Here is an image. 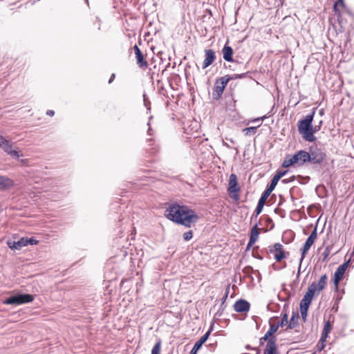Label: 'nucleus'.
Returning a JSON list of instances; mask_svg holds the SVG:
<instances>
[{
	"instance_id": "obj_1",
	"label": "nucleus",
	"mask_w": 354,
	"mask_h": 354,
	"mask_svg": "<svg viewBox=\"0 0 354 354\" xmlns=\"http://www.w3.org/2000/svg\"><path fill=\"white\" fill-rule=\"evenodd\" d=\"M165 216L173 222L191 227L194 225L199 219L196 212L187 206L178 204L170 205L165 211Z\"/></svg>"
},
{
	"instance_id": "obj_2",
	"label": "nucleus",
	"mask_w": 354,
	"mask_h": 354,
	"mask_svg": "<svg viewBox=\"0 0 354 354\" xmlns=\"http://www.w3.org/2000/svg\"><path fill=\"white\" fill-rule=\"evenodd\" d=\"M328 277L326 274L322 275L317 283L313 282L308 288L303 299L300 302V313L304 321L306 320L308 308L312 302L313 298L315 294H319L322 291L327 284Z\"/></svg>"
},
{
	"instance_id": "obj_3",
	"label": "nucleus",
	"mask_w": 354,
	"mask_h": 354,
	"mask_svg": "<svg viewBox=\"0 0 354 354\" xmlns=\"http://www.w3.org/2000/svg\"><path fill=\"white\" fill-rule=\"evenodd\" d=\"M310 162L308 152L299 150L294 155H288L282 163V167L288 168L291 166H301Z\"/></svg>"
},
{
	"instance_id": "obj_4",
	"label": "nucleus",
	"mask_w": 354,
	"mask_h": 354,
	"mask_svg": "<svg viewBox=\"0 0 354 354\" xmlns=\"http://www.w3.org/2000/svg\"><path fill=\"white\" fill-rule=\"evenodd\" d=\"M314 115L315 111L313 110L310 114L307 115L304 120H301L298 123L299 133L305 140L308 142H314L316 140V137L308 131L312 124Z\"/></svg>"
},
{
	"instance_id": "obj_5",
	"label": "nucleus",
	"mask_w": 354,
	"mask_h": 354,
	"mask_svg": "<svg viewBox=\"0 0 354 354\" xmlns=\"http://www.w3.org/2000/svg\"><path fill=\"white\" fill-rule=\"evenodd\" d=\"M241 187L238 184V178L235 174H231L228 180L227 193L234 201L240 199Z\"/></svg>"
},
{
	"instance_id": "obj_6",
	"label": "nucleus",
	"mask_w": 354,
	"mask_h": 354,
	"mask_svg": "<svg viewBox=\"0 0 354 354\" xmlns=\"http://www.w3.org/2000/svg\"><path fill=\"white\" fill-rule=\"evenodd\" d=\"M232 79L229 75H225L216 80L212 93L214 100H218L221 97L225 88Z\"/></svg>"
},
{
	"instance_id": "obj_7",
	"label": "nucleus",
	"mask_w": 354,
	"mask_h": 354,
	"mask_svg": "<svg viewBox=\"0 0 354 354\" xmlns=\"http://www.w3.org/2000/svg\"><path fill=\"white\" fill-rule=\"evenodd\" d=\"M333 10L335 16L337 17L339 24L341 27H344L346 21L344 20L343 15L346 12V8L344 3V0H337L333 6Z\"/></svg>"
},
{
	"instance_id": "obj_8",
	"label": "nucleus",
	"mask_w": 354,
	"mask_h": 354,
	"mask_svg": "<svg viewBox=\"0 0 354 354\" xmlns=\"http://www.w3.org/2000/svg\"><path fill=\"white\" fill-rule=\"evenodd\" d=\"M34 296L29 294H21L7 298L4 304L8 305H19L32 302Z\"/></svg>"
},
{
	"instance_id": "obj_9",
	"label": "nucleus",
	"mask_w": 354,
	"mask_h": 354,
	"mask_svg": "<svg viewBox=\"0 0 354 354\" xmlns=\"http://www.w3.org/2000/svg\"><path fill=\"white\" fill-rule=\"evenodd\" d=\"M268 252L274 255V258L277 262L281 261L288 254V252H286L283 245L279 243L269 246Z\"/></svg>"
},
{
	"instance_id": "obj_10",
	"label": "nucleus",
	"mask_w": 354,
	"mask_h": 354,
	"mask_svg": "<svg viewBox=\"0 0 354 354\" xmlns=\"http://www.w3.org/2000/svg\"><path fill=\"white\" fill-rule=\"evenodd\" d=\"M349 263H350V260H348L347 261L344 262L343 264L339 266L335 272L334 278H333V283H334L335 290L336 292H337L339 290V283L341 281V280L343 279L345 272H346V269L348 268Z\"/></svg>"
},
{
	"instance_id": "obj_11",
	"label": "nucleus",
	"mask_w": 354,
	"mask_h": 354,
	"mask_svg": "<svg viewBox=\"0 0 354 354\" xmlns=\"http://www.w3.org/2000/svg\"><path fill=\"white\" fill-rule=\"evenodd\" d=\"M0 147L8 154L12 157L19 158L20 157L19 151L12 149V143L10 140L6 139L0 135Z\"/></svg>"
},
{
	"instance_id": "obj_12",
	"label": "nucleus",
	"mask_w": 354,
	"mask_h": 354,
	"mask_svg": "<svg viewBox=\"0 0 354 354\" xmlns=\"http://www.w3.org/2000/svg\"><path fill=\"white\" fill-rule=\"evenodd\" d=\"M317 229L315 228L313 231L311 232L307 240L306 241L303 248L301 249V257L300 261L301 262L303 259L305 258L306 253L310 248V247L313 245L315 240L317 239Z\"/></svg>"
},
{
	"instance_id": "obj_13",
	"label": "nucleus",
	"mask_w": 354,
	"mask_h": 354,
	"mask_svg": "<svg viewBox=\"0 0 354 354\" xmlns=\"http://www.w3.org/2000/svg\"><path fill=\"white\" fill-rule=\"evenodd\" d=\"M269 325L270 328L266 333L264 336L261 338V339H263L265 341H269L270 339V337L277 331L279 327V318L277 317H273L270 318L269 320Z\"/></svg>"
},
{
	"instance_id": "obj_14",
	"label": "nucleus",
	"mask_w": 354,
	"mask_h": 354,
	"mask_svg": "<svg viewBox=\"0 0 354 354\" xmlns=\"http://www.w3.org/2000/svg\"><path fill=\"white\" fill-rule=\"evenodd\" d=\"M205 59L202 64V68L205 69L212 65L216 60V53L212 49H205L204 50Z\"/></svg>"
},
{
	"instance_id": "obj_15",
	"label": "nucleus",
	"mask_w": 354,
	"mask_h": 354,
	"mask_svg": "<svg viewBox=\"0 0 354 354\" xmlns=\"http://www.w3.org/2000/svg\"><path fill=\"white\" fill-rule=\"evenodd\" d=\"M310 156V162L313 164L321 163L326 158V154L320 149H316L315 150H310L308 152Z\"/></svg>"
},
{
	"instance_id": "obj_16",
	"label": "nucleus",
	"mask_w": 354,
	"mask_h": 354,
	"mask_svg": "<svg viewBox=\"0 0 354 354\" xmlns=\"http://www.w3.org/2000/svg\"><path fill=\"white\" fill-rule=\"evenodd\" d=\"M135 54H136V63L138 65L140 68H141L143 70H145L148 68V62L147 60L144 58V56L140 50V49L138 47L137 45H135L133 47Z\"/></svg>"
},
{
	"instance_id": "obj_17",
	"label": "nucleus",
	"mask_w": 354,
	"mask_h": 354,
	"mask_svg": "<svg viewBox=\"0 0 354 354\" xmlns=\"http://www.w3.org/2000/svg\"><path fill=\"white\" fill-rule=\"evenodd\" d=\"M250 308L249 302L243 299H239L234 304V309L237 313H247Z\"/></svg>"
},
{
	"instance_id": "obj_18",
	"label": "nucleus",
	"mask_w": 354,
	"mask_h": 354,
	"mask_svg": "<svg viewBox=\"0 0 354 354\" xmlns=\"http://www.w3.org/2000/svg\"><path fill=\"white\" fill-rule=\"evenodd\" d=\"M261 229L258 227L257 225H255L251 230L250 240L248 243V248L252 246L259 238Z\"/></svg>"
},
{
	"instance_id": "obj_19",
	"label": "nucleus",
	"mask_w": 354,
	"mask_h": 354,
	"mask_svg": "<svg viewBox=\"0 0 354 354\" xmlns=\"http://www.w3.org/2000/svg\"><path fill=\"white\" fill-rule=\"evenodd\" d=\"M222 53L223 56V59L229 62H232L234 61L233 59V49L231 46H228L227 44H225L224 47L222 49Z\"/></svg>"
},
{
	"instance_id": "obj_20",
	"label": "nucleus",
	"mask_w": 354,
	"mask_h": 354,
	"mask_svg": "<svg viewBox=\"0 0 354 354\" xmlns=\"http://www.w3.org/2000/svg\"><path fill=\"white\" fill-rule=\"evenodd\" d=\"M263 354H278L275 341L270 339L264 349Z\"/></svg>"
},
{
	"instance_id": "obj_21",
	"label": "nucleus",
	"mask_w": 354,
	"mask_h": 354,
	"mask_svg": "<svg viewBox=\"0 0 354 354\" xmlns=\"http://www.w3.org/2000/svg\"><path fill=\"white\" fill-rule=\"evenodd\" d=\"M14 186V181L6 177L0 176V189H6Z\"/></svg>"
},
{
	"instance_id": "obj_22",
	"label": "nucleus",
	"mask_w": 354,
	"mask_h": 354,
	"mask_svg": "<svg viewBox=\"0 0 354 354\" xmlns=\"http://www.w3.org/2000/svg\"><path fill=\"white\" fill-rule=\"evenodd\" d=\"M8 245L11 249L20 250L23 247L28 245L27 238L23 237L17 241H14L12 244L8 243Z\"/></svg>"
},
{
	"instance_id": "obj_23",
	"label": "nucleus",
	"mask_w": 354,
	"mask_h": 354,
	"mask_svg": "<svg viewBox=\"0 0 354 354\" xmlns=\"http://www.w3.org/2000/svg\"><path fill=\"white\" fill-rule=\"evenodd\" d=\"M333 329V322H330V320H328L325 322L323 331L322 333V337L323 339H327L328 337V334L331 332Z\"/></svg>"
},
{
	"instance_id": "obj_24",
	"label": "nucleus",
	"mask_w": 354,
	"mask_h": 354,
	"mask_svg": "<svg viewBox=\"0 0 354 354\" xmlns=\"http://www.w3.org/2000/svg\"><path fill=\"white\" fill-rule=\"evenodd\" d=\"M299 319V313H293L290 318V320L288 323V328H290V329L295 328L298 325Z\"/></svg>"
},
{
	"instance_id": "obj_25",
	"label": "nucleus",
	"mask_w": 354,
	"mask_h": 354,
	"mask_svg": "<svg viewBox=\"0 0 354 354\" xmlns=\"http://www.w3.org/2000/svg\"><path fill=\"white\" fill-rule=\"evenodd\" d=\"M147 142L149 147L147 149L149 152H150L151 153H155L158 151V146L157 145H155V142L153 139L150 138L147 140Z\"/></svg>"
},
{
	"instance_id": "obj_26",
	"label": "nucleus",
	"mask_w": 354,
	"mask_h": 354,
	"mask_svg": "<svg viewBox=\"0 0 354 354\" xmlns=\"http://www.w3.org/2000/svg\"><path fill=\"white\" fill-rule=\"evenodd\" d=\"M257 127H247V128H245L243 131L245 134V136H250L252 134H254L256 133L257 132Z\"/></svg>"
},
{
	"instance_id": "obj_27",
	"label": "nucleus",
	"mask_w": 354,
	"mask_h": 354,
	"mask_svg": "<svg viewBox=\"0 0 354 354\" xmlns=\"http://www.w3.org/2000/svg\"><path fill=\"white\" fill-rule=\"evenodd\" d=\"M271 192H270L268 190L266 189L261 194V198L259 200V202L261 203H263L265 205L266 200L270 195Z\"/></svg>"
},
{
	"instance_id": "obj_28",
	"label": "nucleus",
	"mask_w": 354,
	"mask_h": 354,
	"mask_svg": "<svg viewBox=\"0 0 354 354\" xmlns=\"http://www.w3.org/2000/svg\"><path fill=\"white\" fill-rule=\"evenodd\" d=\"M160 351H161V341L159 340L153 346V347L151 350V354H160Z\"/></svg>"
},
{
	"instance_id": "obj_29",
	"label": "nucleus",
	"mask_w": 354,
	"mask_h": 354,
	"mask_svg": "<svg viewBox=\"0 0 354 354\" xmlns=\"http://www.w3.org/2000/svg\"><path fill=\"white\" fill-rule=\"evenodd\" d=\"M278 182H279V180L276 179V178L274 176L272 179L270 185L267 187L266 189L272 193V192L274 190V189L277 186Z\"/></svg>"
},
{
	"instance_id": "obj_30",
	"label": "nucleus",
	"mask_w": 354,
	"mask_h": 354,
	"mask_svg": "<svg viewBox=\"0 0 354 354\" xmlns=\"http://www.w3.org/2000/svg\"><path fill=\"white\" fill-rule=\"evenodd\" d=\"M326 341V339H323L322 337L321 336V338L316 346L317 351L320 352L326 347V344H325Z\"/></svg>"
},
{
	"instance_id": "obj_31",
	"label": "nucleus",
	"mask_w": 354,
	"mask_h": 354,
	"mask_svg": "<svg viewBox=\"0 0 354 354\" xmlns=\"http://www.w3.org/2000/svg\"><path fill=\"white\" fill-rule=\"evenodd\" d=\"M322 125V121L321 120L319 122V124L317 125V126L313 127V125L311 124L310 127L309 128L308 131L311 133L313 135H314V133L315 132H317V131L320 130Z\"/></svg>"
},
{
	"instance_id": "obj_32",
	"label": "nucleus",
	"mask_w": 354,
	"mask_h": 354,
	"mask_svg": "<svg viewBox=\"0 0 354 354\" xmlns=\"http://www.w3.org/2000/svg\"><path fill=\"white\" fill-rule=\"evenodd\" d=\"M211 333V330H209L205 335H203L199 340L197 341L198 343H200V344L203 345L208 339L209 335Z\"/></svg>"
},
{
	"instance_id": "obj_33",
	"label": "nucleus",
	"mask_w": 354,
	"mask_h": 354,
	"mask_svg": "<svg viewBox=\"0 0 354 354\" xmlns=\"http://www.w3.org/2000/svg\"><path fill=\"white\" fill-rule=\"evenodd\" d=\"M289 323L288 322V314L286 313H282V318L281 322H279V326L281 327L286 326Z\"/></svg>"
},
{
	"instance_id": "obj_34",
	"label": "nucleus",
	"mask_w": 354,
	"mask_h": 354,
	"mask_svg": "<svg viewBox=\"0 0 354 354\" xmlns=\"http://www.w3.org/2000/svg\"><path fill=\"white\" fill-rule=\"evenodd\" d=\"M192 237H193V232L192 230L186 232L183 234V239L186 241L191 240L192 239Z\"/></svg>"
},
{
	"instance_id": "obj_35",
	"label": "nucleus",
	"mask_w": 354,
	"mask_h": 354,
	"mask_svg": "<svg viewBox=\"0 0 354 354\" xmlns=\"http://www.w3.org/2000/svg\"><path fill=\"white\" fill-rule=\"evenodd\" d=\"M201 346L202 345L196 342L192 348L190 354H197L198 351L201 348Z\"/></svg>"
},
{
	"instance_id": "obj_36",
	"label": "nucleus",
	"mask_w": 354,
	"mask_h": 354,
	"mask_svg": "<svg viewBox=\"0 0 354 354\" xmlns=\"http://www.w3.org/2000/svg\"><path fill=\"white\" fill-rule=\"evenodd\" d=\"M263 206H264L263 203H261L258 202L257 206L254 211L257 216L261 214V212H262V209L263 208Z\"/></svg>"
},
{
	"instance_id": "obj_37",
	"label": "nucleus",
	"mask_w": 354,
	"mask_h": 354,
	"mask_svg": "<svg viewBox=\"0 0 354 354\" xmlns=\"http://www.w3.org/2000/svg\"><path fill=\"white\" fill-rule=\"evenodd\" d=\"M286 174V171H278L274 176L279 180Z\"/></svg>"
},
{
	"instance_id": "obj_38",
	"label": "nucleus",
	"mask_w": 354,
	"mask_h": 354,
	"mask_svg": "<svg viewBox=\"0 0 354 354\" xmlns=\"http://www.w3.org/2000/svg\"><path fill=\"white\" fill-rule=\"evenodd\" d=\"M27 242H28V245L30 244V245H37L39 241L37 240H36L35 238L33 237H31V238H27Z\"/></svg>"
},
{
	"instance_id": "obj_39",
	"label": "nucleus",
	"mask_w": 354,
	"mask_h": 354,
	"mask_svg": "<svg viewBox=\"0 0 354 354\" xmlns=\"http://www.w3.org/2000/svg\"><path fill=\"white\" fill-rule=\"evenodd\" d=\"M329 253H330V250H329V249L327 248L325 250L324 252V259H326V258L328 257V256Z\"/></svg>"
},
{
	"instance_id": "obj_40",
	"label": "nucleus",
	"mask_w": 354,
	"mask_h": 354,
	"mask_svg": "<svg viewBox=\"0 0 354 354\" xmlns=\"http://www.w3.org/2000/svg\"><path fill=\"white\" fill-rule=\"evenodd\" d=\"M46 114L49 116H53L55 114V111L53 110H48Z\"/></svg>"
},
{
	"instance_id": "obj_41",
	"label": "nucleus",
	"mask_w": 354,
	"mask_h": 354,
	"mask_svg": "<svg viewBox=\"0 0 354 354\" xmlns=\"http://www.w3.org/2000/svg\"><path fill=\"white\" fill-rule=\"evenodd\" d=\"M115 77V74H114V73H113V74L111 75V77H110V78H109V84H111V83L114 80Z\"/></svg>"
},
{
	"instance_id": "obj_42",
	"label": "nucleus",
	"mask_w": 354,
	"mask_h": 354,
	"mask_svg": "<svg viewBox=\"0 0 354 354\" xmlns=\"http://www.w3.org/2000/svg\"><path fill=\"white\" fill-rule=\"evenodd\" d=\"M243 77V75H239L237 76V77H239V78H241Z\"/></svg>"
},
{
	"instance_id": "obj_43",
	"label": "nucleus",
	"mask_w": 354,
	"mask_h": 354,
	"mask_svg": "<svg viewBox=\"0 0 354 354\" xmlns=\"http://www.w3.org/2000/svg\"><path fill=\"white\" fill-rule=\"evenodd\" d=\"M300 273V267L299 268V270H298V273H297V275H299Z\"/></svg>"
}]
</instances>
